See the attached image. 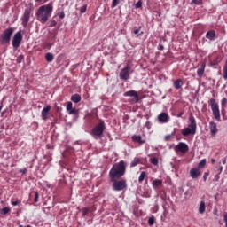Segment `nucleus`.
Returning a JSON list of instances; mask_svg holds the SVG:
<instances>
[{
    "instance_id": "f3484780",
    "label": "nucleus",
    "mask_w": 227,
    "mask_h": 227,
    "mask_svg": "<svg viewBox=\"0 0 227 227\" xmlns=\"http://www.w3.org/2000/svg\"><path fill=\"white\" fill-rule=\"evenodd\" d=\"M207 67V64L205 62L200 63V67L197 70V75L198 77H203V74H205V67Z\"/></svg>"
},
{
    "instance_id": "7c9ffc66",
    "label": "nucleus",
    "mask_w": 227,
    "mask_h": 227,
    "mask_svg": "<svg viewBox=\"0 0 227 227\" xmlns=\"http://www.w3.org/2000/svg\"><path fill=\"white\" fill-rule=\"evenodd\" d=\"M10 210H11L10 207L2 208V210H1L2 215H6V214H9Z\"/></svg>"
},
{
    "instance_id": "a19ab883",
    "label": "nucleus",
    "mask_w": 227,
    "mask_h": 227,
    "mask_svg": "<svg viewBox=\"0 0 227 227\" xmlns=\"http://www.w3.org/2000/svg\"><path fill=\"white\" fill-rule=\"evenodd\" d=\"M58 24V22H56V20H52L50 21V25L49 27H55V26Z\"/></svg>"
},
{
    "instance_id": "a878e982",
    "label": "nucleus",
    "mask_w": 227,
    "mask_h": 227,
    "mask_svg": "<svg viewBox=\"0 0 227 227\" xmlns=\"http://www.w3.org/2000/svg\"><path fill=\"white\" fill-rule=\"evenodd\" d=\"M141 163V160L137 157L134 158L133 161L130 163V168H136L137 164Z\"/></svg>"
},
{
    "instance_id": "de8ad7c7",
    "label": "nucleus",
    "mask_w": 227,
    "mask_h": 227,
    "mask_svg": "<svg viewBox=\"0 0 227 227\" xmlns=\"http://www.w3.org/2000/svg\"><path fill=\"white\" fill-rule=\"evenodd\" d=\"M208 175H209L208 172H205V173H204V176H203V180H204V182H207V178H208Z\"/></svg>"
},
{
    "instance_id": "8fccbe9b",
    "label": "nucleus",
    "mask_w": 227,
    "mask_h": 227,
    "mask_svg": "<svg viewBox=\"0 0 227 227\" xmlns=\"http://www.w3.org/2000/svg\"><path fill=\"white\" fill-rule=\"evenodd\" d=\"M223 221L225 223V227H227V213L223 215Z\"/></svg>"
},
{
    "instance_id": "13d9d810",
    "label": "nucleus",
    "mask_w": 227,
    "mask_h": 227,
    "mask_svg": "<svg viewBox=\"0 0 227 227\" xmlns=\"http://www.w3.org/2000/svg\"><path fill=\"white\" fill-rule=\"evenodd\" d=\"M1 109H3V106H0V111H1Z\"/></svg>"
},
{
    "instance_id": "0eeeda50",
    "label": "nucleus",
    "mask_w": 227,
    "mask_h": 227,
    "mask_svg": "<svg viewBox=\"0 0 227 227\" xmlns=\"http://www.w3.org/2000/svg\"><path fill=\"white\" fill-rule=\"evenodd\" d=\"M31 12V7H27L25 9L22 14L20 20L23 27H27V24H29V19H31V16L33 15Z\"/></svg>"
},
{
    "instance_id": "9d476101",
    "label": "nucleus",
    "mask_w": 227,
    "mask_h": 227,
    "mask_svg": "<svg viewBox=\"0 0 227 227\" xmlns=\"http://www.w3.org/2000/svg\"><path fill=\"white\" fill-rule=\"evenodd\" d=\"M124 97H132L131 102L137 104L139 102V95L136 90H129L124 93Z\"/></svg>"
},
{
    "instance_id": "f03ea898",
    "label": "nucleus",
    "mask_w": 227,
    "mask_h": 227,
    "mask_svg": "<svg viewBox=\"0 0 227 227\" xmlns=\"http://www.w3.org/2000/svg\"><path fill=\"white\" fill-rule=\"evenodd\" d=\"M125 173H127V163L121 160L112 166L108 176L109 179L122 178V176H125Z\"/></svg>"
},
{
    "instance_id": "f704fd0d",
    "label": "nucleus",
    "mask_w": 227,
    "mask_h": 227,
    "mask_svg": "<svg viewBox=\"0 0 227 227\" xmlns=\"http://www.w3.org/2000/svg\"><path fill=\"white\" fill-rule=\"evenodd\" d=\"M135 8H143V0H139L136 4Z\"/></svg>"
},
{
    "instance_id": "dca6fc26",
    "label": "nucleus",
    "mask_w": 227,
    "mask_h": 227,
    "mask_svg": "<svg viewBox=\"0 0 227 227\" xmlns=\"http://www.w3.org/2000/svg\"><path fill=\"white\" fill-rule=\"evenodd\" d=\"M206 38H207V40H210L211 42L217 40V35L215 34V30L207 31L206 34Z\"/></svg>"
},
{
    "instance_id": "f257e3e1",
    "label": "nucleus",
    "mask_w": 227,
    "mask_h": 227,
    "mask_svg": "<svg viewBox=\"0 0 227 227\" xmlns=\"http://www.w3.org/2000/svg\"><path fill=\"white\" fill-rule=\"evenodd\" d=\"M52 12H54V5L52 4V2L45 5H42L35 13L37 20H40L42 24H45V22L49 20V18L52 16Z\"/></svg>"
},
{
    "instance_id": "aec40b11",
    "label": "nucleus",
    "mask_w": 227,
    "mask_h": 227,
    "mask_svg": "<svg viewBox=\"0 0 227 227\" xmlns=\"http://www.w3.org/2000/svg\"><path fill=\"white\" fill-rule=\"evenodd\" d=\"M133 143H139V145H145V140L141 137V136L134 135L132 137Z\"/></svg>"
},
{
    "instance_id": "473e14b6",
    "label": "nucleus",
    "mask_w": 227,
    "mask_h": 227,
    "mask_svg": "<svg viewBox=\"0 0 227 227\" xmlns=\"http://www.w3.org/2000/svg\"><path fill=\"white\" fill-rule=\"evenodd\" d=\"M148 224L149 226H153L155 224V217L152 216L148 219Z\"/></svg>"
},
{
    "instance_id": "c756f323",
    "label": "nucleus",
    "mask_w": 227,
    "mask_h": 227,
    "mask_svg": "<svg viewBox=\"0 0 227 227\" xmlns=\"http://www.w3.org/2000/svg\"><path fill=\"white\" fill-rule=\"evenodd\" d=\"M89 212H90V208L89 207L82 208V217H86V215H88Z\"/></svg>"
},
{
    "instance_id": "9b49d317",
    "label": "nucleus",
    "mask_w": 227,
    "mask_h": 227,
    "mask_svg": "<svg viewBox=\"0 0 227 227\" xmlns=\"http://www.w3.org/2000/svg\"><path fill=\"white\" fill-rule=\"evenodd\" d=\"M176 152H181V153H187L189 152V145L184 142H180L176 147Z\"/></svg>"
},
{
    "instance_id": "5701e85b",
    "label": "nucleus",
    "mask_w": 227,
    "mask_h": 227,
    "mask_svg": "<svg viewBox=\"0 0 227 227\" xmlns=\"http://www.w3.org/2000/svg\"><path fill=\"white\" fill-rule=\"evenodd\" d=\"M45 59L48 63H52L54 61V54L48 52L45 54Z\"/></svg>"
},
{
    "instance_id": "39448f33",
    "label": "nucleus",
    "mask_w": 227,
    "mask_h": 227,
    "mask_svg": "<svg viewBox=\"0 0 227 227\" xmlns=\"http://www.w3.org/2000/svg\"><path fill=\"white\" fill-rule=\"evenodd\" d=\"M12 35H13V28L9 27V28L5 29L0 35L1 45H6V44L10 43V40H12Z\"/></svg>"
},
{
    "instance_id": "49530a36",
    "label": "nucleus",
    "mask_w": 227,
    "mask_h": 227,
    "mask_svg": "<svg viewBox=\"0 0 227 227\" xmlns=\"http://www.w3.org/2000/svg\"><path fill=\"white\" fill-rule=\"evenodd\" d=\"M19 203H20V200H19L11 202V204H12L13 207H17V205H19Z\"/></svg>"
},
{
    "instance_id": "c9c22d12",
    "label": "nucleus",
    "mask_w": 227,
    "mask_h": 227,
    "mask_svg": "<svg viewBox=\"0 0 227 227\" xmlns=\"http://www.w3.org/2000/svg\"><path fill=\"white\" fill-rule=\"evenodd\" d=\"M57 15H58L59 19H61V20L65 19V12H63V11L59 12L57 13Z\"/></svg>"
},
{
    "instance_id": "79ce46f5",
    "label": "nucleus",
    "mask_w": 227,
    "mask_h": 227,
    "mask_svg": "<svg viewBox=\"0 0 227 227\" xmlns=\"http://www.w3.org/2000/svg\"><path fill=\"white\" fill-rule=\"evenodd\" d=\"M69 114H77L78 111L75 108H73L67 112Z\"/></svg>"
},
{
    "instance_id": "e433bc0d",
    "label": "nucleus",
    "mask_w": 227,
    "mask_h": 227,
    "mask_svg": "<svg viewBox=\"0 0 227 227\" xmlns=\"http://www.w3.org/2000/svg\"><path fill=\"white\" fill-rule=\"evenodd\" d=\"M119 4L120 0H113L112 8H116V6H118Z\"/></svg>"
},
{
    "instance_id": "5fc2aeb1",
    "label": "nucleus",
    "mask_w": 227,
    "mask_h": 227,
    "mask_svg": "<svg viewBox=\"0 0 227 227\" xmlns=\"http://www.w3.org/2000/svg\"><path fill=\"white\" fill-rule=\"evenodd\" d=\"M52 45H54V43H49L48 44V49H51V47H52Z\"/></svg>"
},
{
    "instance_id": "052dcab7",
    "label": "nucleus",
    "mask_w": 227,
    "mask_h": 227,
    "mask_svg": "<svg viewBox=\"0 0 227 227\" xmlns=\"http://www.w3.org/2000/svg\"><path fill=\"white\" fill-rule=\"evenodd\" d=\"M185 194H187V192H185Z\"/></svg>"
},
{
    "instance_id": "a18cd8bd",
    "label": "nucleus",
    "mask_w": 227,
    "mask_h": 227,
    "mask_svg": "<svg viewBox=\"0 0 227 227\" xmlns=\"http://www.w3.org/2000/svg\"><path fill=\"white\" fill-rule=\"evenodd\" d=\"M19 173H21L22 175H26L27 173V168H24L19 170Z\"/></svg>"
},
{
    "instance_id": "37998d69",
    "label": "nucleus",
    "mask_w": 227,
    "mask_h": 227,
    "mask_svg": "<svg viewBox=\"0 0 227 227\" xmlns=\"http://www.w3.org/2000/svg\"><path fill=\"white\" fill-rule=\"evenodd\" d=\"M22 59H24V55H20L17 58L16 61H17V63H22Z\"/></svg>"
},
{
    "instance_id": "6e6552de",
    "label": "nucleus",
    "mask_w": 227,
    "mask_h": 227,
    "mask_svg": "<svg viewBox=\"0 0 227 227\" xmlns=\"http://www.w3.org/2000/svg\"><path fill=\"white\" fill-rule=\"evenodd\" d=\"M130 70H132V67L129 65L122 68L119 74L120 79L129 81V79H130Z\"/></svg>"
},
{
    "instance_id": "1a4fd4ad",
    "label": "nucleus",
    "mask_w": 227,
    "mask_h": 227,
    "mask_svg": "<svg viewBox=\"0 0 227 227\" xmlns=\"http://www.w3.org/2000/svg\"><path fill=\"white\" fill-rule=\"evenodd\" d=\"M20 42H22V34L19 31L12 38V47L14 49H19V47H20Z\"/></svg>"
},
{
    "instance_id": "ddd939ff",
    "label": "nucleus",
    "mask_w": 227,
    "mask_h": 227,
    "mask_svg": "<svg viewBox=\"0 0 227 227\" xmlns=\"http://www.w3.org/2000/svg\"><path fill=\"white\" fill-rule=\"evenodd\" d=\"M49 113H51V106L48 105L41 112L42 120H49Z\"/></svg>"
},
{
    "instance_id": "423d86ee",
    "label": "nucleus",
    "mask_w": 227,
    "mask_h": 227,
    "mask_svg": "<svg viewBox=\"0 0 227 227\" xmlns=\"http://www.w3.org/2000/svg\"><path fill=\"white\" fill-rule=\"evenodd\" d=\"M209 106H211V111L213 113V116L218 121H221V111L219 110V104L215 102V98H211L208 101Z\"/></svg>"
},
{
    "instance_id": "393cba45",
    "label": "nucleus",
    "mask_w": 227,
    "mask_h": 227,
    "mask_svg": "<svg viewBox=\"0 0 227 227\" xmlns=\"http://www.w3.org/2000/svg\"><path fill=\"white\" fill-rule=\"evenodd\" d=\"M205 201H200V207H199V214H205L206 210Z\"/></svg>"
},
{
    "instance_id": "20e7f679",
    "label": "nucleus",
    "mask_w": 227,
    "mask_h": 227,
    "mask_svg": "<svg viewBox=\"0 0 227 227\" xmlns=\"http://www.w3.org/2000/svg\"><path fill=\"white\" fill-rule=\"evenodd\" d=\"M110 182L113 183L112 189L116 192L123 191L127 189V180L120 178L110 179Z\"/></svg>"
},
{
    "instance_id": "6ab92c4d",
    "label": "nucleus",
    "mask_w": 227,
    "mask_h": 227,
    "mask_svg": "<svg viewBox=\"0 0 227 227\" xmlns=\"http://www.w3.org/2000/svg\"><path fill=\"white\" fill-rule=\"evenodd\" d=\"M209 129L211 132V136H215L217 134V124L214 121L209 123Z\"/></svg>"
},
{
    "instance_id": "c85d7f7f",
    "label": "nucleus",
    "mask_w": 227,
    "mask_h": 227,
    "mask_svg": "<svg viewBox=\"0 0 227 227\" xmlns=\"http://www.w3.org/2000/svg\"><path fill=\"white\" fill-rule=\"evenodd\" d=\"M150 162L151 164H153V166H158L159 164V159L155 158V157H152L150 158Z\"/></svg>"
},
{
    "instance_id": "c03bdc74",
    "label": "nucleus",
    "mask_w": 227,
    "mask_h": 227,
    "mask_svg": "<svg viewBox=\"0 0 227 227\" xmlns=\"http://www.w3.org/2000/svg\"><path fill=\"white\" fill-rule=\"evenodd\" d=\"M87 8H88V5H83L82 7H81V10H80L81 13H86Z\"/></svg>"
},
{
    "instance_id": "bf43d9fd",
    "label": "nucleus",
    "mask_w": 227,
    "mask_h": 227,
    "mask_svg": "<svg viewBox=\"0 0 227 227\" xmlns=\"http://www.w3.org/2000/svg\"><path fill=\"white\" fill-rule=\"evenodd\" d=\"M47 1H49V0H44V3H47Z\"/></svg>"
},
{
    "instance_id": "a211bd4d",
    "label": "nucleus",
    "mask_w": 227,
    "mask_h": 227,
    "mask_svg": "<svg viewBox=\"0 0 227 227\" xmlns=\"http://www.w3.org/2000/svg\"><path fill=\"white\" fill-rule=\"evenodd\" d=\"M189 121L190 124L188 125V127L196 131V129H198V124H196V119L194 118V116L191 115L189 117Z\"/></svg>"
},
{
    "instance_id": "b1692460",
    "label": "nucleus",
    "mask_w": 227,
    "mask_h": 227,
    "mask_svg": "<svg viewBox=\"0 0 227 227\" xmlns=\"http://www.w3.org/2000/svg\"><path fill=\"white\" fill-rule=\"evenodd\" d=\"M162 185V180L155 179L153 181V189H157V187H160Z\"/></svg>"
},
{
    "instance_id": "603ef678",
    "label": "nucleus",
    "mask_w": 227,
    "mask_h": 227,
    "mask_svg": "<svg viewBox=\"0 0 227 227\" xmlns=\"http://www.w3.org/2000/svg\"><path fill=\"white\" fill-rule=\"evenodd\" d=\"M215 178L216 182H218V180H219V178H220L219 174H217L216 176H215Z\"/></svg>"
},
{
    "instance_id": "4468645a",
    "label": "nucleus",
    "mask_w": 227,
    "mask_h": 227,
    "mask_svg": "<svg viewBox=\"0 0 227 227\" xmlns=\"http://www.w3.org/2000/svg\"><path fill=\"white\" fill-rule=\"evenodd\" d=\"M190 176L196 180V178H200L201 176V171L200 168H193L190 170Z\"/></svg>"
},
{
    "instance_id": "6e6d98bb",
    "label": "nucleus",
    "mask_w": 227,
    "mask_h": 227,
    "mask_svg": "<svg viewBox=\"0 0 227 227\" xmlns=\"http://www.w3.org/2000/svg\"><path fill=\"white\" fill-rule=\"evenodd\" d=\"M35 3H43V0H35Z\"/></svg>"
},
{
    "instance_id": "ea45409f",
    "label": "nucleus",
    "mask_w": 227,
    "mask_h": 227,
    "mask_svg": "<svg viewBox=\"0 0 227 227\" xmlns=\"http://www.w3.org/2000/svg\"><path fill=\"white\" fill-rule=\"evenodd\" d=\"M226 104H227V98H222L221 100L222 107H226Z\"/></svg>"
},
{
    "instance_id": "412c9836",
    "label": "nucleus",
    "mask_w": 227,
    "mask_h": 227,
    "mask_svg": "<svg viewBox=\"0 0 227 227\" xmlns=\"http://www.w3.org/2000/svg\"><path fill=\"white\" fill-rule=\"evenodd\" d=\"M184 86V80L183 79H177L174 82V88L176 90H180Z\"/></svg>"
},
{
    "instance_id": "2f4dec72",
    "label": "nucleus",
    "mask_w": 227,
    "mask_h": 227,
    "mask_svg": "<svg viewBox=\"0 0 227 227\" xmlns=\"http://www.w3.org/2000/svg\"><path fill=\"white\" fill-rule=\"evenodd\" d=\"M141 29V27H139V28H137L133 31L134 35H137V36H142V35L144 34V32H139V30Z\"/></svg>"
},
{
    "instance_id": "7ed1b4c3",
    "label": "nucleus",
    "mask_w": 227,
    "mask_h": 227,
    "mask_svg": "<svg viewBox=\"0 0 227 227\" xmlns=\"http://www.w3.org/2000/svg\"><path fill=\"white\" fill-rule=\"evenodd\" d=\"M104 130H106V122L100 120L98 124L91 129L90 136L95 139H101L104 137Z\"/></svg>"
},
{
    "instance_id": "09e8293b",
    "label": "nucleus",
    "mask_w": 227,
    "mask_h": 227,
    "mask_svg": "<svg viewBox=\"0 0 227 227\" xmlns=\"http://www.w3.org/2000/svg\"><path fill=\"white\" fill-rule=\"evenodd\" d=\"M158 50L159 51H164V45H162V43H159Z\"/></svg>"
},
{
    "instance_id": "4d7b16f0",
    "label": "nucleus",
    "mask_w": 227,
    "mask_h": 227,
    "mask_svg": "<svg viewBox=\"0 0 227 227\" xmlns=\"http://www.w3.org/2000/svg\"><path fill=\"white\" fill-rule=\"evenodd\" d=\"M157 13H158L159 17H160V12H157Z\"/></svg>"
},
{
    "instance_id": "58836bf2",
    "label": "nucleus",
    "mask_w": 227,
    "mask_h": 227,
    "mask_svg": "<svg viewBox=\"0 0 227 227\" xmlns=\"http://www.w3.org/2000/svg\"><path fill=\"white\" fill-rule=\"evenodd\" d=\"M39 198H40V194L38 193V192H35V199H34L35 203H38Z\"/></svg>"
},
{
    "instance_id": "3c124183",
    "label": "nucleus",
    "mask_w": 227,
    "mask_h": 227,
    "mask_svg": "<svg viewBox=\"0 0 227 227\" xmlns=\"http://www.w3.org/2000/svg\"><path fill=\"white\" fill-rule=\"evenodd\" d=\"M184 115V112H181L177 114V118H182V116Z\"/></svg>"
},
{
    "instance_id": "4c0bfd02",
    "label": "nucleus",
    "mask_w": 227,
    "mask_h": 227,
    "mask_svg": "<svg viewBox=\"0 0 227 227\" xmlns=\"http://www.w3.org/2000/svg\"><path fill=\"white\" fill-rule=\"evenodd\" d=\"M74 104H72V102H67V111L69 112L71 109H73Z\"/></svg>"
},
{
    "instance_id": "864d4df0",
    "label": "nucleus",
    "mask_w": 227,
    "mask_h": 227,
    "mask_svg": "<svg viewBox=\"0 0 227 227\" xmlns=\"http://www.w3.org/2000/svg\"><path fill=\"white\" fill-rule=\"evenodd\" d=\"M145 127H147L148 129H150V122L147 121V122L145 123Z\"/></svg>"
},
{
    "instance_id": "4be33fe9",
    "label": "nucleus",
    "mask_w": 227,
    "mask_h": 227,
    "mask_svg": "<svg viewBox=\"0 0 227 227\" xmlns=\"http://www.w3.org/2000/svg\"><path fill=\"white\" fill-rule=\"evenodd\" d=\"M71 100L74 104H79V102H81V100H82L81 95L74 94L73 96H71Z\"/></svg>"
},
{
    "instance_id": "bb28decb",
    "label": "nucleus",
    "mask_w": 227,
    "mask_h": 227,
    "mask_svg": "<svg viewBox=\"0 0 227 227\" xmlns=\"http://www.w3.org/2000/svg\"><path fill=\"white\" fill-rule=\"evenodd\" d=\"M207 166V160L203 159L200 160V162L198 164V169H203Z\"/></svg>"
},
{
    "instance_id": "2eb2a0df",
    "label": "nucleus",
    "mask_w": 227,
    "mask_h": 227,
    "mask_svg": "<svg viewBox=\"0 0 227 227\" xmlns=\"http://www.w3.org/2000/svg\"><path fill=\"white\" fill-rule=\"evenodd\" d=\"M182 136H184L185 137H187V136H194V134H196V130H194L192 128H185L184 129H182L181 131Z\"/></svg>"
},
{
    "instance_id": "cd10ccee",
    "label": "nucleus",
    "mask_w": 227,
    "mask_h": 227,
    "mask_svg": "<svg viewBox=\"0 0 227 227\" xmlns=\"http://www.w3.org/2000/svg\"><path fill=\"white\" fill-rule=\"evenodd\" d=\"M145 176H146V172H145V171L141 172V174L138 177V184H143Z\"/></svg>"
},
{
    "instance_id": "72a5a7b5",
    "label": "nucleus",
    "mask_w": 227,
    "mask_h": 227,
    "mask_svg": "<svg viewBox=\"0 0 227 227\" xmlns=\"http://www.w3.org/2000/svg\"><path fill=\"white\" fill-rule=\"evenodd\" d=\"M192 4H197L198 6L203 4V0H192Z\"/></svg>"
},
{
    "instance_id": "f8f14e48",
    "label": "nucleus",
    "mask_w": 227,
    "mask_h": 227,
    "mask_svg": "<svg viewBox=\"0 0 227 227\" xmlns=\"http://www.w3.org/2000/svg\"><path fill=\"white\" fill-rule=\"evenodd\" d=\"M158 121L160 123H168L169 121V114L166 112L160 113L158 115Z\"/></svg>"
}]
</instances>
